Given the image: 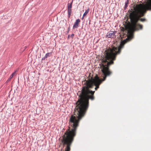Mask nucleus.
Here are the masks:
<instances>
[{"label": "nucleus", "mask_w": 151, "mask_h": 151, "mask_svg": "<svg viewBox=\"0 0 151 151\" xmlns=\"http://www.w3.org/2000/svg\"><path fill=\"white\" fill-rule=\"evenodd\" d=\"M133 8L134 10L131 9V10L129 11L131 25L128 28V33L142 29V25L137 22L139 20L142 22L147 21L145 18L141 17L144 15L147 10H151V0L147 4L134 5Z\"/></svg>", "instance_id": "f03ea898"}, {"label": "nucleus", "mask_w": 151, "mask_h": 151, "mask_svg": "<svg viewBox=\"0 0 151 151\" xmlns=\"http://www.w3.org/2000/svg\"><path fill=\"white\" fill-rule=\"evenodd\" d=\"M115 31H110L107 34L106 37L108 38H113L115 35Z\"/></svg>", "instance_id": "20e7f679"}, {"label": "nucleus", "mask_w": 151, "mask_h": 151, "mask_svg": "<svg viewBox=\"0 0 151 151\" xmlns=\"http://www.w3.org/2000/svg\"><path fill=\"white\" fill-rule=\"evenodd\" d=\"M51 52H48L47 53H46L45 54V56L42 58V60H44L47 57H50L51 55Z\"/></svg>", "instance_id": "423d86ee"}, {"label": "nucleus", "mask_w": 151, "mask_h": 151, "mask_svg": "<svg viewBox=\"0 0 151 151\" xmlns=\"http://www.w3.org/2000/svg\"><path fill=\"white\" fill-rule=\"evenodd\" d=\"M120 37H121V38L122 39V35H120Z\"/></svg>", "instance_id": "4468645a"}, {"label": "nucleus", "mask_w": 151, "mask_h": 151, "mask_svg": "<svg viewBox=\"0 0 151 151\" xmlns=\"http://www.w3.org/2000/svg\"><path fill=\"white\" fill-rule=\"evenodd\" d=\"M80 22L81 20L80 19H76L73 25V29H74L75 28H78L79 27V23Z\"/></svg>", "instance_id": "39448f33"}, {"label": "nucleus", "mask_w": 151, "mask_h": 151, "mask_svg": "<svg viewBox=\"0 0 151 151\" xmlns=\"http://www.w3.org/2000/svg\"><path fill=\"white\" fill-rule=\"evenodd\" d=\"M123 37L127 36V38L123 40H122L119 47L112 46L109 47L104 52L105 57L102 60V63L99 65L101 68L102 74L104 76L103 79H100L97 76L94 78H91L85 82V86L82 87L81 92L79 96V99L76 102L75 109L78 111V116L72 115L69 120V127L61 139V145L63 148H70L76 136V130L78 126L80 120L85 115L89 106V99L93 100L94 99V94L95 91L90 90L89 88H92L93 86H96L95 90L99 88L100 84L105 81L107 76H109L112 72L109 69V66L114 63L113 61L115 60L116 55L120 54L121 49L124 44L133 38V35L131 34L129 36L126 34L123 35Z\"/></svg>", "instance_id": "f257e3e1"}, {"label": "nucleus", "mask_w": 151, "mask_h": 151, "mask_svg": "<svg viewBox=\"0 0 151 151\" xmlns=\"http://www.w3.org/2000/svg\"><path fill=\"white\" fill-rule=\"evenodd\" d=\"M73 1H72L70 3H68V18L70 17V15L72 14L71 8L72 7V4Z\"/></svg>", "instance_id": "7ed1b4c3"}, {"label": "nucleus", "mask_w": 151, "mask_h": 151, "mask_svg": "<svg viewBox=\"0 0 151 151\" xmlns=\"http://www.w3.org/2000/svg\"><path fill=\"white\" fill-rule=\"evenodd\" d=\"M16 72H17V71L16 70L14 73H13L11 75H12L13 76L15 74Z\"/></svg>", "instance_id": "9b49d317"}, {"label": "nucleus", "mask_w": 151, "mask_h": 151, "mask_svg": "<svg viewBox=\"0 0 151 151\" xmlns=\"http://www.w3.org/2000/svg\"><path fill=\"white\" fill-rule=\"evenodd\" d=\"M89 11V8H88L87 10H86L85 12L83 14V17H84V16H85L88 13Z\"/></svg>", "instance_id": "0eeeda50"}, {"label": "nucleus", "mask_w": 151, "mask_h": 151, "mask_svg": "<svg viewBox=\"0 0 151 151\" xmlns=\"http://www.w3.org/2000/svg\"><path fill=\"white\" fill-rule=\"evenodd\" d=\"M70 35H68V39H69L70 37Z\"/></svg>", "instance_id": "ddd939ff"}, {"label": "nucleus", "mask_w": 151, "mask_h": 151, "mask_svg": "<svg viewBox=\"0 0 151 151\" xmlns=\"http://www.w3.org/2000/svg\"><path fill=\"white\" fill-rule=\"evenodd\" d=\"M74 35L73 34H72L70 35V37H71L72 38H73L74 36Z\"/></svg>", "instance_id": "f8f14e48"}, {"label": "nucleus", "mask_w": 151, "mask_h": 151, "mask_svg": "<svg viewBox=\"0 0 151 151\" xmlns=\"http://www.w3.org/2000/svg\"><path fill=\"white\" fill-rule=\"evenodd\" d=\"M70 26H69L68 29V31L67 32V33H68L69 32V31L70 30Z\"/></svg>", "instance_id": "9d476101"}, {"label": "nucleus", "mask_w": 151, "mask_h": 151, "mask_svg": "<svg viewBox=\"0 0 151 151\" xmlns=\"http://www.w3.org/2000/svg\"><path fill=\"white\" fill-rule=\"evenodd\" d=\"M128 0H127V1H126L125 2V6H124V10H125L127 8V7L128 6Z\"/></svg>", "instance_id": "6e6552de"}, {"label": "nucleus", "mask_w": 151, "mask_h": 151, "mask_svg": "<svg viewBox=\"0 0 151 151\" xmlns=\"http://www.w3.org/2000/svg\"><path fill=\"white\" fill-rule=\"evenodd\" d=\"M83 17H83H83H82V19H83Z\"/></svg>", "instance_id": "2eb2a0df"}, {"label": "nucleus", "mask_w": 151, "mask_h": 151, "mask_svg": "<svg viewBox=\"0 0 151 151\" xmlns=\"http://www.w3.org/2000/svg\"><path fill=\"white\" fill-rule=\"evenodd\" d=\"M13 77L12 75H11L9 78H8L7 80V81H10L11 79Z\"/></svg>", "instance_id": "1a4fd4ad"}]
</instances>
